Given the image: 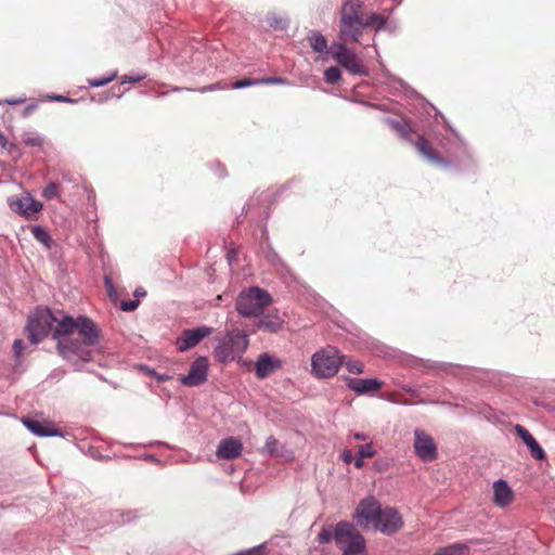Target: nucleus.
Here are the masks:
<instances>
[{"label": "nucleus", "instance_id": "nucleus-1", "mask_svg": "<svg viewBox=\"0 0 555 555\" xmlns=\"http://www.w3.org/2000/svg\"><path fill=\"white\" fill-rule=\"evenodd\" d=\"M57 340L59 354L65 360L78 363L89 362L101 352L100 331L95 323L87 317L76 319L65 315L57 320L50 309H38L28 319L26 332L31 344L42 341L52 331Z\"/></svg>", "mask_w": 555, "mask_h": 555}, {"label": "nucleus", "instance_id": "nucleus-2", "mask_svg": "<svg viewBox=\"0 0 555 555\" xmlns=\"http://www.w3.org/2000/svg\"><path fill=\"white\" fill-rule=\"evenodd\" d=\"M359 527L366 529L370 525L386 535L398 532L403 527V518L395 507H382L374 496L362 499L353 514Z\"/></svg>", "mask_w": 555, "mask_h": 555}, {"label": "nucleus", "instance_id": "nucleus-3", "mask_svg": "<svg viewBox=\"0 0 555 555\" xmlns=\"http://www.w3.org/2000/svg\"><path fill=\"white\" fill-rule=\"evenodd\" d=\"M363 35V11L360 0H347L339 12L337 42H358Z\"/></svg>", "mask_w": 555, "mask_h": 555}, {"label": "nucleus", "instance_id": "nucleus-4", "mask_svg": "<svg viewBox=\"0 0 555 555\" xmlns=\"http://www.w3.org/2000/svg\"><path fill=\"white\" fill-rule=\"evenodd\" d=\"M334 541L341 555H366L364 537L348 521H339L334 529Z\"/></svg>", "mask_w": 555, "mask_h": 555}, {"label": "nucleus", "instance_id": "nucleus-5", "mask_svg": "<svg viewBox=\"0 0 555 555\" xmlns=\"http://www.w3.org/2000/svg\"><path fill=\"white\" fill-rule=\"evenodd\" d=\"M271 302L268 292L254 286L238 295L236 310L243 317H258Z\"/></svg>", "mask_w": 555, "mask_h": 555}, {"label": "nucleus", "instance_id": "nucleus-6", "mask_svg": "<svg viewBox=\"0 0 555 555\" xmlns=\"http://www.w3.org/2000/svg\"><path fill=\"white\" fill-rule=\"evenodd\" d=\"M249 344L247 335L240 330L228 333L215 348L214 354L219 362H230L245 352Z\"/></svg>", "mask_w": 555, "mask_h": 555}, {"label": "nucleus", "instance_id": "nucleus-7", "mask_svg": "<svg viewBox=\"0 0 555 555\" xmlns=\"http://www.w3.org/2000/svg\"><path fill=\"white\" fill-rule=\"evenodd\" d=\"M344 359L345 356H341L335 348L322 349L311 358L312 373L319 378L333 377L344 364Z\"/></svg>", "mask_w": 555, "mask_h": 555}, {"label": "nucleus", "instance_id": "nucleus-8", "mask_svg": "<svg viewBox=\"0 0 555 555\" xmlns=\"http://www.w3.org/2000/svg\"><path fill=\"white\" fill-rule=\"evenodd\" d=\"M348 42H333L331 53L333 59L346 70L353 75L365 76L367 69L361 59L347 47Z\"/></svg>", "mask_w": 555, "mask_h": 555}, {"label": "nucleus", "instance_id": "nucleus-9", "mask_svg": "<svg viewBox=\"0 0 555 555\" xmlns=\"http://www.w3.org/2000/svg\"><path fill=\"white\" fill-rule=\"evenodd\" d=\"M414 436V451L416 455L424 462L435 461L438 456V451L431 436L420 429L415 430Z\"/></svg>", "mask_w": 555, "mask_h": 555}, {"label": "nucleus", "instance_id": "nucleus-10", "mask_svg": "<svg viewBox=\"0 0 555 555\" xmlns=\"http://www.w3.org/2000/svg\"><path fill=\"white\" fill-rule=\"evenodd\" d=\"M208 360L205 357L197 358L190 367L188 375L181 378V383L188 387L199 386L207 380Z\"/></svg>", "mask_w": 555, "mask_h": 555}, {"label": "nucleus", "instance_id": "nucleus-11", "mask_svg": "<svg viewBox=\"0 0 555 555\" xmlns=\"http://www.w3.org/2000/svg\"><path fill=\"white\" fill-rule=\"evenodd\" d=\"M212 330L206 326L183 331L177 339L178 349L180 351H186L195 347L202 339L209 336Z\"/></svg>", "mask_w": 555, "mask_h": 555}, {"label": "nucleus", "instance_id": "nucleus-12", "mask_svg": "<svg viewBox=\"0 0 555 555\" xmlns=\"http://www.w3.org/2000/svg\"><path fill=\"white\" fill-rule=\"evenodd\" d=\"M493 503L498 507L504 508L514 501V492L507 482L503 479L493 482Z\"/></svg>", "mask_w": 555, "mask_h": 555}, {"label": "nucleus", "instance_id": "nucleus-13", "mask_svg": "<svg viewBox=\"0 0 555 555\" xmlns=\"http://www.w3.org/2000/svg\"><path fill=\"white\" fill-rule=\"evenodd\" d=\"M243 444L235 438H227L219 442L217 456L223 460H233L242 454Z\"/></svg>", "mask_w": 555, "mask_h": 555}, {"label": "nucleus", "instance_id": "nucleus-14", "mask_svg": "<svg viewBox=\"0 0 555 555\" xmlns=\"http://www.w3.org/2000/svg\"><path fill=\"white\" fill-rule=\"evenodd\" d=\"M283 365L282 360L267 353L261 354L256 362V376L266 378Z\"/></svg>", "mask_w": 555, "mask_h": 555}, {"label": "nucleus", "instance_id": "nucleus-15", "mask_svg": "<svg viewBox=\"0 0 555 555\" xmlns=\"http://www.w3.org/2000/svg\"><path fill=\"white\" fill-rule=\"evenodd\" d=\"M418 153L425 157L428 162L434 164H443L442 157L439 153L433 147L431 143L423 135H417V138L411 141Z\"/></svg>", "mask_w": 555, "mask_h": 555}, {"label": "nucleus", "instance_id": "nucleus-16", "mask_svg": "<svg viewBox=\"0 0 555 555\" xmlns=\"http://www.w3.org/2000/svg\"><path fill=\"white\" fill-rule=\"evenodd\" d=\"M23 424L35 435L40 437L62 436L59 428L52 423H41L39 421L23 418Z\"/></svg>", "mask_w": 555, "mask_h": 555}, {"label": "nucleus", "instance_id": "nucleus-17", "mask_svg": "<svg viewBox=\"0 0 555 555\" xmlns=\"http://www.w3.org/2000/svg\"><path fill=\"white\" fill-rule=\"evenodd\" d=\"M348 388L362 395L374 392L382 388L383 383L376 378L361 379V378H347Z\"/></svg>", "mask_w": 555, "mask_h": 555}, {"label": "nucleus", "instance_id": "nucleus-18", "mask_svg": "<svg viewBox=\"0 0 555 555\" xmlns=\"http://www.w3.org/2000/svg\"><path fill=\"white\" fill-rule=\"evenodd\" d=\"M515 431L521 438L524 443L530 449L531 455L537 460H544L545 452L537 442L533 436L521 425L515 426Z\"/></svg>", "mask_w": 555, "mask_h": 555}, {"label": "nucleus", "instance_id": "nucleus-19", "mask_svg": "<svg viewBox=\"0 0 555 555\" xmlns=\"http://www.w3.org/2000/svg\"><path fill=\"white\" fill-rule=\"evenodd\" d=\"M283 325L284 321L276 312L266 314L257 323L258 330L269 333L280 332L283 328Z\"/></svg>", "mask_w": 555, "mask_h": 555}, {"label": "nucleus", "instance_id": "nucleus-20", "mask_svg": "<svg viewBox=\"0 0 555 555\" xmlns=\"http://www.w3.org/2000/svg\"><path fill=\"white\" fill-rule=\"evenodd\" d=\"M16 210H18L26 218H31L43 208V205L39 201H36L29 196L18 199L16 202Z\"/></svg>", "mask_w": 555, "mask_h": 555}, {"label": "nucleus", "instance_id": "nucleus-21", "mask_svg": "<svg viewBox=\"0 0 555 555\" xmlns=\"http://www.w3.org/2000/svg\"><path fill=\"white\" fill-rule=\"evenodd\" d=\"M310 47L314 52L318 53H328L331 50H328V44L326 38L318 33V31H311L309 36L307 37Z\"/></svg>", "mask_w": 555, "mask_h": 555}, {"label": "nucleus", "instance_id": "nucleus-22", "mask_svg": "<svg viewBox=\"0 0 555 555\" xmlns=\"http://www.w3.org/2000/svg\"><path fill=\"white\" fill-rule=\"evenodd\" d=\"M469 546L465 543H453L438 550L434 555H469Z\"/></svg>", "mask_w": 555, "mask_h": 555}, {"label": "nucleus", "instance_id": "nucleus-23", "mask_svg": "<svg viewBox=\"0 0 555 555\" xmlns=\"http://www.w3.org/2000/svg\"><path fill=\"white\" fill-rule=\"evenodd\" d=\"M386 23L385 17L378 13H372L367 16L363 15V30L365 28H375L376 30L384 27Z\"/></svg>", "mask_w": 555, "mask_h": 555}, {"label": "nucleus", "instance_id": "nucleus-24", "mask_svg": "<svg viewBox=\"0 0 555 555\" xmlns=\"http://www.w3.org/2000/svg\"><path fill=\"white\" fill-rule=\"evenodd\" d=\"M23 142L30 147H39L43 144V139L36 132H25L23 134Z\"/></svg>", "mask_w": 555, "mask_h": 555}, {"label": "nucleus", "instance_id": "nucleus-25", "mask_svg": "<svg viewBox=\"0 0 555 555\" xmlns=\"http://www.w3.org/2000/svg\"><path fill=\"white\" fill-rule=\"evenodd\" d=\"M324 78L327 83H331V85L337 83L341 78L339 68L334 67V66L328 67L324 72Z\"/></svg>", "mask_w": 555, "mask_h": 555}, {"label": "nucleus", "instance_id": "nucleus-26", "mask_svg": "<svg viewBox=\"0 0 555 555\" xmlns=\"http://www.w3.org/2000/svg\"><path fill=\"white\" fill-rule=\"evenodd\" d=\"M31 233L38 242L49 246V242H50L51 237H50L49 233L43 228H41L39 225H35L31 229Z\"/></svg>", "mask_w": 555, "mask_h": 555}, {"label": "nucleus", "instance_id": "nucleus-27", "mask_svg": "<svg viewBox=\"0 0 555 555\" xmlns=\"http://www.w3.org/2000/svg\"><path fill=\"white\" fill-rule=\"evenodd\" d=\"M42 196L50 201L60 196V184L50 182L43 190Z\"/></svg>", "mask_w": 555, "mask_h": 555}, {"label": "nucleus", "instance_id": "nucleus-28", "mask_svg": "<svg viewBox=\"0 0 555 555\" xmlns=\"http://www.w3.org/2000/svg\"><path fill=\"white\" fill-rule=\"evenodd\" d=\"M344 364L346 365L347 370L351 374H362L363 373V363L360 361H353V360H346L344 359Z\"/></svg>", "mask_w": 555, "mask_h": 555}, {"label": "nucleus", "instance_id": "nucleus-29", "mask_svg": "<svg viewBox=\"0 0 555 555\" xmlns=\"http://www.w3.org/2000/svg\"><path fill=\"white\" fill-rule=\"evenodd\" d=\"M116 76H117V74L113 73L112 75H109L107 77L88 79V83L91 87H102V86H105V85L109 83L111 81H113L116 78Z\"/></svg>", "mask_w": 555, "mask_h": 555}, {"label": "nucleus", "instance_id": "nucleus-30", "mask_svg": "<svg viewBox=\"0 0 555 555\" xmlns=\"http://www.w3.org/2000/svg\"><path fill=\"white\" fill-rule=\"evenodd\" d=\"M358 454L359 456L365 459H370V457H373L375 455V450L373 449V446L371 443H366V444H363V446H360L359 450H358Z\"/></svg>", "mask_w": 555, "mask_h": 555}, {"label": "nucleus", "instance_id": "nucleus-31", "mask_svg": "<svg viewBox=\"0 0 555 555\" xmlns=\"http://www.w3.org/2000/svg\"><path fill=\"white\" fill-rule=\"evenodd\" d=\"M257 85H258L257 79L243 78V79L236 80L233 83V88L241 89V88L250 87V86H257Z\"/></svg>", "mask_w": 555, "mask_h": 555}, {"label": "nucleus", "instance_id": "nucleus-32", "mask_svg": "<svg viewBox=\"0 0 555 555\" xmlns=\"http://www.w3.org/2000/svg\"><path fill=\"white\" fill-rule=\"evenodd\" d=\"M235 555H266V547L263 544H261L247 551L240 552Z\"/></svg>", "mask_w": 555, "mask_h": 555}, {"label": "nucleus", "instance_id": "nucleus-33", "mask_svg": "<svg viewBox=\"0 0 555 555\" xmlns=\"http://www.w3.org/2000/svg\"><path fill=\"white\" fill-rule=\"evenodd\" d=\"M25 349V344L22 339H15L13 344V352L15 358H21Z\"/></svg>", "mask_w": 555, "mask_h": 555}, {"label": "nucleus", "instance_id": "nucleus-34", "mask_svg": "<svg viewBox=\"0 0 555 555\" xmlns=\"http://www.w3.org/2000/svg\"><path fill=\"white\" fill-rule=\"evenodd\" d=\"M258 85H280L284 82V79L280 77H266L257 79Z\"/></svg>", "mask_w": 555, "mask_h": 555}, {"label": "nucleus", "instance_id": "nucleus-35", "mask_svg": "<svg viewBox=\"0 0 555 555\" xmlns=\"http://www.w3.org/2000/svg\"><path fill=\"white\" fill-rule=\"evenodd\" d=\"M319 541L321 543H327L332 540H334V533L332 534L331 531L326 530V529H323L320 533H319Z\"/></svg>", "mask_w": 555, "mask_h": 555}, {"label": "nucleus", "instance_id": "nucleus-36", "mask_svg": "<svg viewBox=\"0 0 555 555\" xmlns=\"http://www.w3.org/2000/svg\"><path fill=\"white\" fill-rule=\"evenodd\" d=\"M139 300H129V301H122L121 302V309L124 311H133L138 308Z\"/></svg>", "mask_w": 555, "mask_h": 555}, {"label": "nucleus", "instance_id": "nucleus-37", "mask_svg": "<svg viewBox=\"0 0 555 555\" xmlns=\"http://www.w3.org/2000/svg\"><path fill=\"white\" fill-rule=\"evenodd\" d=\"M144 78V76H130V75H124L121 77V83H131V82H139Z\"/></svg>", "mask_w": 555, "mask_h": 555}, {"label": "nucleus", "instance_id": "nucleus-38", "mask_svg": "<svg viewBox=\"0 0 555 555\" xmlns=\"http://www.w3.org/2000/svg\"><path fill=\"white\" fill-rule=\"evenodd\" d=\"M278 444H279L278 440L274 439L273 437H270L267 440L266 448L268 449V451L270 453H273V452H275V449H276Z\"/></svg>", "mask_w": 555, "mask_h": 555}, {"label": "nucleus", "instance_id": "nucleus-39", "mask_svg": "<svg viewBox=\"0 0 555 555\" xmlns=\"http://www.w3.org/2000/svg\"><path fill=\"white\" fill-rule=\"evenodd\" d=\"M345 463L350 464L353 460V454L350 450H345L341 455Z\"/></svg>", "mask_w": 555, "mask_h": 555}, {"label": "nucleus", "instance_id": "nucleus-40", "mask_svg": "<svg viewBox=\"0 0 555 555\" xmlns=\"http://www.w3.org/2000/svg\"><path fill=\"white\" fill-rule=\"evenodd\" d=\"M0 145L3 147V149H8V147H13L14 145L13 144H9L7 138L4 137V134L0 133Z\"/></svg>", "mask_w": 555, "mask_h": 555}, {"label": "nucleus", "instance_id": "nucleus-41", "mask_svg": "<svg viewBox=\"0 0 555 555\" xmlns=\"http://www.w3.org/2000/svg\"><path fill=\"white\" fill-rule=\"evenodd\" d=\"M364 465V461H363V457L359 456L356 461H354V466L357 468H362Z\"/></svg>", "mask_w": 555, "mask_h": 555}, {"label": "nucleus", "instance_id": "nucleus-42", "mask_svg": "<svg viewBox=\"0 0 555 555\" xmlns=\"http://www.w3.org/2000/svg\"><path fill=\"white\" fill-rule=\"evenodd\" d=\"M105 285H106V287H107V289H108V292L111 294L112 291H113V284H112V281H111V279L108 276H105Z\"/></svg>", "mask_w": 555, "mask_h": 555}, {"label": "nucleus", "instance_id": "nucleus-43", "mask_svg": "<svg viewBox=\"0 0 555 555\" xmlns=\"http://www.w3.org/2000/svg\"><path fill=\"white\" fill-rule=\"evenodd\" d=\"M145 294H146V292L142 288H138L134 292V296H144Z\"/></svg>", "mask_w": 555, "mask_h": 555}, {"label": "nucleus", "instance_id": "nucleus-44", "mask_svg": "<svg viewBox=\"0 0 555 555\" xmlns=\"http://www.w3.org/2000/svg\"><path fill=\"white\" fill-rule=\"evenodd\" d=\"M354 438L358 439V440H365L366 439V437L363 434H359V433L354 434Z\"/></svg>", "mask_w": 555, "mask_h": 555}, {"label": "nucleus", "instance_id": "nucleus-45", "mask_svg": "<svg viewBox=\"0 0 555 555\" xmlns=\"http://www.w3.org/2000/svg\"><path fill=\"white\" fill-rule=\"evenodd\" d=\"M21 102H22V101H20V100H17V101H15V100H8V101H7V103H9V104H11V105L18 104V103H21Z\"/></svg>", "mask_w": 555, "mask_h": 555}]
</instances>
